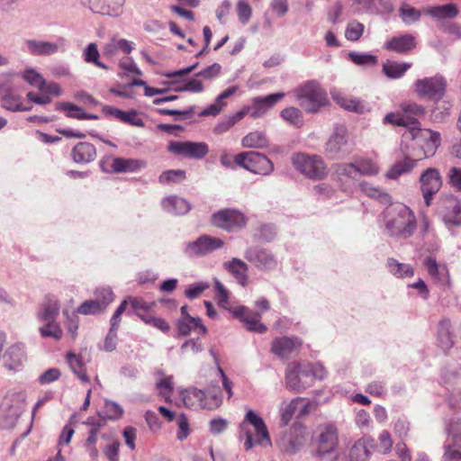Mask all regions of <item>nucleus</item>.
I'll use <instances>...</instances> for the list:
<instances>
[{
  "instance_id": "f257e3e1",
  "label": "nucleus",
  "mask_w": 461,
  "mask_h": 461,
  "mask_svg": "<svg viewBox=\"0 0 461 461\" xmlns=\"http://www.w3.org/2000/svg\"><path fill=\"white\" fill-rule=\"evenodd\" d=\"M385 227L388 234L397 240L411 237L417 222L413 212L405 204H392L386 211Z\"/></svg>"
},
{
  "instance_id": "f03ea898",
  "label": "nucleus",
  "mask_w": 461,
  "mask_h": 461,
  "mask_svg": "<svg viewBox=\"0 0 461 461\" xmlns=\"http://www.w3.org/2000/svg\"><path fill=\"white\" fill-rule=\"evenodd\" d=\"M25 407V393L21 390H9L0 404V426L5 429H14L23 413Z\"/></svg>"
},
{
  "instance_id": "7ed1b4c3",
  "label": "nucleus",
  "mask_w": 461,
  "mask_h": 461,
  "mask_svg": "<svg viewBox=\"0 0 461 461\" xmlns=\"http://www.w3.org/2000/svg\"><path fill=\"white\" fill-rule=\"evenodd\" d=\"M300 106L309 113H317L327 104V95L321 86L313 80L307 81L295 90Z\"/></svg>"
},
{
  "instance_id": "20e7f679",
  "label": "nucleus",
  "mask_w": 461,
  "mask_h": 461,
  "mask_svg": "<svg viewBox=\"0 0 461 461\" xmlns=\"http://www.w3.org/2000/svg\"><path fill=\"white\" fill-rule=\"evenodd\" d=\"M402 113H389L384 118V123H391L406 128L405 131H413L419 129L418 118L423 116L425 109L422 105L412 102H405L401 104Z\"/></svg>"
},
{
  "instance_id": "39448f33",
  "label": "nucleus",
  "mask_w": 461,
  "mask_h": 461,
  "mask_svg": "<svg viewBox=\"0 0 461 461\" xmlns=\"http://www.w3.org/2000/svg\"><path fill=\"white\" fill-rule=\"evenodd\" d=\"M447 434L442 461H461V419L451 417L445 421Z\"/></svg>"
},
{
  "instance_id": "423d86ee",
  "label": "nucleus",
  "mask_w": 461,
  "mask_h": 461,
  "mask_svg": "<svg viewBox=\"0 0 461 461\" xmlns=\"http://www.w3.org/2000/svg\"><path fill=\"white\" fill-rule=\"evenodd\" d=\"M234 162L240 167L257 175L269 176L274 171L273 162L264 154L246 151L237 154Z\"/></svg>"
},
{
  "instance_id": "0eeeda50",
  "label": "nucleus",
  "mask_w": 461,
  "mask_h": 461,
  "mask_svg": "<svg viewBox=\"0 0 461 461\" xmlns=\"http://www.w3.org/2000/svg\"><path fill=\"white\" fill-rule=\"evenodd\" d=\"M223 245L224 242L221 239L203 234L193 241L185 242L182 247V251L188 258H197L205 257L221 249Z\"/></svg>"
},
{
  "instance_id": "6e6552de",
  "label": "nucleus",
  "mask_w": 461,
  "mask_h": 461,
  "mask_svg": "<svg viewBox=\"0 0 461 461\" xmlns=\"http://www.w3.org/2000/svg\"><path fill=\"white\" fill-rule=\"evenodd\" d=\"M403 140H411L413 146L417 145L420 148L424 158L432 157L438 146L440 145V134L429 129H414L413 131H405L402 134Z\"/></svg>"
},
{
  "instance_id": "1a4fd4ad",
  "label": "nucleus",
  "mask_w": 461,
  "mask_h": 461,
  "mask_svg": "<svg viewBox=\"0 0 461 461\" xmlns=\"http://www.w3.org/2000/svg\"><path fill=\"white\" fill-rule=\"evenodd\" d=\"M294 167L307 177L314 180L322 179L327 175L323 159L317 155L298 153L292 158Z\"/></svg>"
},
{
  "instance_id": "9d476101",
  "label": "nucleus",
  "mask_w": 461,
  "mask_h": 461,
  "mask_svg": "<svg viewBox=\"0 0 461 461\" xmlns=\"http://www.w3.org/2000/svg\"><path fill=\"white\" fill-rule=\"evenodd\" d=\"M327 154L332 158H343L352 151V144L347 128L337 124L325 145Z\"/></svg>"
},
{
  "instance_id": "9b49d317",
  "label": "nucleus",
  "mask_w": 461,
  "mask_h": 461,
  "mask_svg": "<svg viewBox=\"0 0 461 461\" xmlns=\"http://www.w3.org/2000/svg\"><path fill=\"white\" fill-rule=\"evenodd\" d=\"M182 401L185 406L193 407L194 400L204 409L213 410L218 408L222 402L221 393L219 389L202 391L197 388L184 390L181 393Z\"/></svg>"
},
{
  "instance_id": "f8f14e48",
  "label": "nucleus",
  "mask_w": 461,
  "mask_h": 461,
  "mask_svg": "<svg viewBox=\"0 0 461 461\" xmlns=\"http://www.w3.org/2000/svg\"><path fill=\"white\" fill-rule=\"evenodd\" d=\"M446 88L447 80L440 74L417 79L414 82V91L420 98L440 100L446 93Z\"/></svg>"
},
{
  "instance_id": "ddd939ff",
  "label": "nucleus",
  "mask_w": 461,
  "mask_h": 461,
  "mask_svg": "<svg viewBox=\"0 0 461 461\" xmlns=\"http://www.w3.org/2000/svg\"><path fill=\"white\" fill-rule=\"evenodd\" d=\"M286 387L295 393H302L312 386L311 378L304 364L290 363L285 370Z\"/></svg>"
},
{
  "instance_id": "4468645a",
  "label": "nucleus",
  "mask_w": 461,
  "mask_h": 461,
  "mask_svg": "<svg viewBox=\"0 0 461 461\" xmlns=\"http://www.w3.org/2000/svg\"><path fill=\"white\" fill-rule=\"evenodd\" d=\"M247 217L240 211L223 209L212 215V223L227 231H234L247 224Z\"/></svg>"
},
{
  "instance_id": "2eb2a0df",
  "label": "nucleus",
  "mask_w": 461,
  "mask_h": 461,
  "mask_svg": "<svg viewBox=\"0 0 461 461\" xmlns=\"http://www.w3.org/2000/svg\"><path fill=\"white\" fill-rule=\"evenodd\" d=\"M145 167V162L137 158L107 157L100 161V167L106 173H134Z\"/></svg>"
},
{
  "instance_id": "dca6fc26",
  "label": "nucleus",
  "mask_w": 461,
  "mask_h": 461,
  "mask_svg": "<svg viewBox=\"0 0 461 461\" xmlns=\"http://www.w3.org/2000/svg\"><path fill=\"white\" fill-rule=\"evenodd\" d=\"M333 176L339 188L348 194L353 193L358 184L355 163L336 164L333 167Z\"/></svg>"
},
{
  "instance_id": "f3484780",
  "label": "nucleus",
  "mask_w": 461,
  "mask_h": 461,
  "mask_svg": "<svg viewBox=\"0 0 461 461\" xmlns=\"http://www.w3.org/2000/svg\"><path fill=\"white\" fill-rule=\"evenodd\" d=\"M167 149L173 154L195 159L203 158L209 152L206 143L193 141H171Z\"/></svg>"
},
{
  "instance_id": "a211bd4d",
  "label": "nucleus",
  "mask_w": 461,
  "mask_h": 461,
  "mask_svg": "<svg viewBox=\"0 0 461 461\" xmlns=\"http://www.w3.org/2000/svg\"><path fill=\"white\" fill-rule=\"evenodd\" d=\"M229 312H231L235 319L242 321L248 330L260 334L267 331V326L260 321V312H252L248 307L242 305L231 307L229 309Z\"/></svg>"
},
{
  "instance_id": "6ab92c4d",
  "label": "nucleus",
  "mask_w": 461,
  "mask_h": 461,
  "mask_svg": "<svg viewBox=\"0 0 461 461\" xmlns=\"http://www.w3.org/2000/svg\"><path fill=\"white\" fill-rule=\"evenodd\" d=\"M420 182L425 204L429 206L433 195L439 191L442 185V180L438 170L434 167L426 169L420 175Z\"/></svg>"
},
{
  "instance_id": "aec40b11",
  "label": "nucleus",
  "mask_w": 461,
  "mask_h": 461,
  "mask_svg": "<svg viewBox=\"0 0 461 461\" xmlns=\"http://www.w3.org/2000/svg\"><path fill=\"white\" fill-rule=\"evenodd\" d=\"M244 258L259 269H273L277 265V260L272 252L259 246L249 247L244 252Z\"/></svg>"
},
{
  "instance_id": "412c9836",
  "label": "nucleus",
  "mask_w": 461,
  "mask_h": 461,
  "mask_svg": "<svg viewBox=\"0 0 461 461\" xmlns=\"http://www.w3.org/2000/svg\"><path fill=\"white\" fill-rule=\"evenodd\" d=\"M303 345V340L296 336H281L273 339L271 352L276 357L285 359L297 352Z\"/></svg>"
},
{
  "instance_id": "4be33fe9",
  "label": "nucleus",
  "mask_w": 461,
  "mask_h": 461,
  "mask_svg": "<svg viewBox=\"0 0 461 461\" xmlns=\"http://www.w3.org/2000/svg\"><path fill=\"white\" fill-rule=\"evenodd\" d=\"M94 13L112 17H118L122 14L125 0H80Z\"/></svg>"
},
{
  "instance_id": "5701e85b",
  "label": "nucleus",
  "mask_w": 461,
  "mask_h": 461,
  "mask_svg": "<svg viewBox=\"0 0 461 461\" xmlns=\"http://www.w3.org/2000/svg\"><path fill=\"white\" fill-rule=\"evenodd\" d=\"M60 312L59 300L52 294H48L39 306L36 312L37 320L41 322L57 321Z\"/></svg>"
},
{
  "instance_id": "b1692460",
  "label": "nucleus",
  "mask_w": 461,
  "mask_h": 461,
  "mask_svg": "<svg viewBox=\"0 0 461 461\" xmlns=\"http://www.w3.org/2000/svg\"><path fill=\"white\" fill-rule=\"evenodd\" d=\"M416 39L412 34L404 33L392 37L386 41L383 49L397 54H407L416 47Z\"/></svg>"
},
{
  "instance_id": "393cba45",
  "label": "nucleus",
  "mask_w": 461,
  "mask_h": 461,
  "mask_svg": "<svg viewBox=\"0 0 461 461\" xmlns=\"http://www.w3.org/2000/svg\"><path fill=\"white\" fill-rule=\"evenodd\" d=\"M338 444V430L332 424H327L319 436L316 455L323 456L332 453Z\"/></svg>"
},
{
  "instance_id": "a878e982",
  "label": "nucleus",
  "mask_w": 461,
  "mask_h": 461,
  "mask_svg": "<svg viewBox=\"0 0 461 461\" xmlns=\"http://www.w3.org/2000/svg\"><path fill=\"white\" fill-rule=\"evenodd\" d=\"M285 97L284 93L270 94L263 97H256L253 99L251 108H246L247 113L250 111V117L256 119L260 118L267 113L268 110L274 107L277 102Z\"/></svg>"
},
{
  "instance_id": "bb28decb",
  "label": "nucleus",
  "mask_w": 461,
  "mask_h": 461,
  "mask_svg": "<svg viewBox=\"0 0 461 461\" xmlns=\"http://www.w3.org/2000/svg\"><path fill=\"white\" fill-rule=\"evenodd\" d=\"M27 51L34 56H49L59 51L65 45V40L59 38L56 42L27 40L25 41Z\"/></svg>"
},
{
  "instance_id": "cd10ccee",
  "label": "nucleus",
  "mask_w": 461,
  "mask_h": 461,
  "mask_svg": "<svg viewBox=\"0 0 461 461\" xmlns=\"http://www.w3.org/2000/svg\"><path fill=\"white\" fill-rule=\"evenodd\" d=\"M245 421L249 423L255 429L256 442L263 447L271 446V440L267 428L263 419L254 411L249 410L245 415Z\"/></svg>"
},
{
  "instance_id": "c85d7f7f",
  "label": "nucleus",
  "mask_w": 461,
  "mask_h": 461,
  "mask_svg": "<svg viewBox=\"0 0 461 461\" xmlns=\"http://www.w3.org/2000/svg\"><path fill=\"white\" fill-rule=\"evenodd\" d=\"M135 49V43L126 39H121L113 36L106 41L102 49L104 57L107 59L114 58L119 52L130 54Z\"/></svg>"
},
{
  "instance_id": "c756f323",
  "label": "nucleus",
  "mask_w": 461,
  "mask_h": 461,
  "mask_svg": "<svg viewBox=\"0 0 461 461\" xmlns=\"http://www.w3.org/2000/svg\"><path fill=\"white\" fill-rule=\"evenodd\" d=\"M25 360L26 354L23 343L11 346L4 355V365L8 370L17 371Z\"/></svg>"
},
{
  "instance_id": "7c9ffc66",
  "label": "nucleus",
  "mask_w": 461,
  "mask_h": 461,
  "mask_svg": "<svg viewBox=\"0 0 461 461\" xmlns=\"http://www.w3.org/2000/svg\"><path fill=\"white\" fill-rule=\"evenodd\" d=\"M0 99L6 110L16 112L22 96L14 94V86L9 79L0 82Z\"/></svg>"
},
{
  "instance_id": "2f4dec72",
  "label": "nucleus",
  "mask_w": 461,
  "mask_h": 461,
  "mask_svg": "<svg viewBox=\"0 0 461 461\" xmlns=\"http://www.w3.org/2000/svg\"><path fill=\"white\" fill-rule=\"evenodd\" d=\"M353 5L359 14H380L392 9L391 0H354Z\"/></svg>"
},
{
  "instance_id": "473e14b6",
  "label": "nucleus",
  "mask_w": 461,
  "mask_h": 461,
  "mask_svg": "<svg viewBox=\"0 0 461 461\" xmlns=\"http://www.w3.org/2000/svg\"><path fill=\"white\" fill-rule=\"evenodd\" d=\"M71 158L77 164H88L95 159L96 149L90 142H78L71 150Z\"/></svg>"
},
{
  "instance_id": "72a5a7b5",
  "label": "nucleus",
  "mask_w": 461,
  "mask_h": 461,
  "mask_svg": "<svg viewBox=\"0 0 461 461\" xmlns=\"http://www.w3.org/2000/svg\"><path fill=\"white\" fill-rule=\"evenodd\" d=\"M164 211L173 215H185L192 208L191 203L183 197L169 195L161 201Z\"/></svg>"
},
{
  "instance_id": "f704fd0d",
  "label": "nucleus",
  "mask_w": 461,
  "mask_h": 461,
  "mask_svg": "<svg viewBox=\"0 0 461 461\" xmlns=\"http://www.w3.org/2000/svg\"><path fill=\"white\" fill-rule=\"evenodd\" d=\"M223 267L226 269L241 286L248 285V265L238 258H233L231 260L224 262Z\"/></svg>"
},
{
  "instance_id": "c9c22d12",
  "label": "nucleus",
  "mask_w": 461,
  "mask_h": 461,
  "mask_svg": "<svg viewBox=\"0 0 461 461\" xmlns=\"http://www.w3.org/2000/svg\"><path fill=\"white\" fill-rule=\"evenodd\" d=\"M177 330L180 336H187L192 331H197L199 334L205 335L207 328L202 323L199 317L194 318L190 315L181 317L177 321Z\"/></svg>"
},
{
  "instance_id": "e433bc0d",
  "label": "nucleus",
  "mask_w": 461,
  "mask_h": 461,
  "mask_svg": "<svg viewBox=\"0 0 461 461\" xmlns=\"http://www.w3.org/2000/svg\"><path fill=\"white\" fill-rule=\"evenodd\" d=\"M374 447V439L369 438H359L349 449V461H366Z\"/></svg>"
},
{
  "instance_id": "4c0bfd02",
  "label": "nucleus",
  "mask_w": 461,
  "mask_h": 461,
  "mask_svg": "<svg viewBox=\"0 0 461 461\" xmlns=\"http://www.w3.org/2000/svg\"><path fill=\"white\" fill-rule=\"evenodd\" d=\"M418 159L411 158L406 155L402 160L394 163L385 173L387 179H398L401 176L410 173L416 166Z\"/></svg>"
},
{
  "instance_id": "58836bf2",
  "label": "nucleus",
  "mask_w": 461,
  "mask_h": 461,
  "mask_svg": "<svg viewBox=\"0 0 461 461\" xmlns=\"http://www.w3.org/2000/svg\"><path fill=\"white\" fill-rule=\"evenodd\" d=\"M333 98L340 107L347 111L357 113H365L369 111L368 105L357 98L348 97L341 94L333 95Z\"/></svg>"
},
{
  "instance_id": "ea45409f",
  "label": "nucleus",
  "mask_w": 461,
  "mask_h": 461,
  "mask_svg": "<svg viewBox=\"0 0 461 461\" xmlns=\"http://www.w3.org/2000/svg\"><path fill=\"white\" fill-rule=\"evenodd\" d=\"M424 265L429 276L438 282L445 284L448 281L449 275L446 265H438L437 260L432 257H429L425 260Z\"/></svg>"
},
{
  "instance_id": "a19ab883",
  "label": "nucleus",
  "mask_w": 461,
  "mask_h": 461,
  "mask_svg": "<svg viewBox=\"0 0 461 461\" xmlns=\"http://www.w3.org/2000/svg\"><path fill=\"white\" fill-rule=\"evenodd\" d=\"M427 14L438 20L453 19L457 16L458 9L455 4L450 3L431 6L427 10Z\"/></svg>"
},
{
  "instance_id": "79ce46f5",
  "label": "nucleus",
  "mask_w": 461,
  "mask_h": 461,
  "mask_svg": "<svg viewBox=\"0 0 461 461\" xmlns=\"http://www.w3.org/2000/svg\"><path fill=\"white\" fill-rule=\"evenodd\" d=\"M386 267L397 278H406L414 276V269L410 264L400 263L393 258L387 259Z\"/></svg>"
},
{
  "instance_id": "37998d69",
  "label": "nucleus",
  "mask_w": 461,
  "mask_h": 461,
  "mask_svg": "<svg viewBox=\"0 0 461 461\" xmlns=\"http://www.w3.org/2000/svg\"><path fill=\"white\" fill-rule=\"evenodd\" d=\"M241 145L247 149H265L268 147V140L263 131H252L244 136Z\"/></svg>"
},
{
  "instance_id": "c03bdc74",
  "label": "nucleus",
  "mask_w": 461,
  "mask_h": 461,
  "mask_svg": "<svg viewBox=\"0 0 461 461\" xmlns=\"http://www.w3.org/2000/svg\"><path fill=\"white\" fill-rule=\"evenodd\" d=\"M411 64L408 62H397L393 60H386L383 64V72L384 75L392 79L401 78L406 71L411 68Z\"/></svg>"
},
{
  "instance_id": "a18cd8bd",
  "label": "nucleus",
  "mask_w": 461,
  "mask_h": 461,
  "mask_svg": "<svg viewBox=\"0 0 461 461\" xmlns=\"http://www.w3.org/2000/svg\"><path fill=\"white\" fill-rule=\"evenodd\" d=\"M451 324L448 320H442L438 328V344L443 350L452 348L454 341L451 333Z\"/></svg>"
},
{
  "instance_id": "49530a36",
  "label": "nucleus",
  "mask_w": 461,
  "mask_h": 461,
  "mask_svg": "<svg viewBox=\"0 0 461 461\" xmlns=\"http://www.w3.org/2000/svg\"><path fill=\"white\" fill-rule=\"evenodd\" d=\"M247 114V109H242L233 114L225 116L215 125L213 132L221 135L227 132L231 127H233L238 122H240Z\"/></svg>"
},
{
  "instance_id": "de8ad7c7",
  "label": "nucleus",
  "mask_w": 461,
  "mask_h": 461,
  "mask_svg": "<svg viewBox=\"0 0 461 461\" xmlns=\"http://www.w3.org/2000/svg\"><path fill=\"white\" fill-rule=\"evenodd\" d=\"M67 360L71 368L72 372L84 383L89 381V378L86 375L85 363L80 356L76 355L73 352H68L67 354Z\"/></svg>"
},
{
  "instance_id": "09e8293b",
  "label": "nucleus",
  "mask_w": 461,
  "mask_h": 461,
  "mask_svg": "<svg viewBox=\"0 0 461 461\" xmlns=\"http://www.w3.org/2000/svg\"><path fill=\"white\" fill-rule=\"evenodd\" d=\"M84 60L86 63L94 64L97 68L103 69H109L108 66H106L104 62L100 61V53L97 49V45L95 42L89 43L83 50Z\"/></svg>"
},
{
  "instance_id": "8fccbe9b",
  "label": "nucleus",
  "mask_w": 461,
  "mask_h": 461,
  "mask_svg": "<svg viewBox=\"0 0 461 461\" xmlns=\"http://www.w3.org/2000/svg\"><path fill=\"white\" fill-rule=\"evenodd\" d=\"M280 116L287 123L296 128H300L303 124V113L296 107L291 106L282 110Z\"/></svg>"
},
{
  "instance_id": "3c124183",
  "label": "nucleus",
  "mask_w": 461,
  "mask_h": 461,
  "mask_svg": "<svg viewBox=\"0 0 461 461\" xmlns=\"http://www.w3.org/2000/svg\"><path fill=\"white\" fill-rule=\"evenodd\" d=\"M358 185L360 190L369 197L377 199L384 203L390 202V195L379 187L373 186L371 184L366 182L359 183Z\"/></svg>"
},
{
  "instance_id": "603ef678",
  "label": "nucleus",
  "mask_w": 461,
  "mask_h": 461,
  "mask_svg": "<svg viewBox=\"0 0 461 461\" xmlns=\"http://www.w3.org/2000/svg\"><path fill=\"white\" fill-rule=\"evenodd\" d=\"M44 325L39 328V332L42 338H53L60 339L63 336V330L57 321L43 322Z\"/></svg>"
},
{
  "instance_id": "864d4df0",
  "label": "nucleus",
  "mask_w": 461,
  "mask_h": 461,
  "mask_svg": "<svg viewBox=\"0 0 461 461\" xmlns=\"http://www.w3.org/2000/svg\"><path fill=\"white\" fill-rule=\"evenodd\" d=\"M348 58L353 63L364 67H374L378 62V59L375 55L368 53L351 51L348 53Z\"/></svg>"
},
{
  "instance_id": "5fc2aeb1",
  "label": "nucleus",
  "mask_w": 461,
  "mask_h": 461,
  "mask_svg": "<svg viewBox=\"0 0 461 461\" xmlns=\"http://www.w3.org/2000/svg\"><path fill=\"white\" fill-rule=\"evenodd\" d=\"M94 294L95 302L98 303L103 312L114 300V294L110 287L97 288Z\"/></svg>"
},
{
  "instance_id": "6e6d98bb",
  "label": "nucleus",
  "mask_w": 461,
  "mask_h": 461,
  "mask_svg": "<svg viewBox=\"0 0 461 461\" xmlns=\"http://www.w3.org/2000/svg\"><path fill=\"white\" fill-rule=\"evenodd\" d=\"M21 77L32 86L37 89H41V86L45 85L44 77L37 72L34 68H26L21 72Z\"/></svg>"
},
{
  "instance_id": "4d7b16f0",
  "label": "nucleus",
  "mask_w": 461,
  "mask_h": 461,
  "mask_svg": "<svg viewBox=\"0 0 461 461\" xmlns=\"http://www.w3.org/2000/svg\"><path fill=\"white\" fill-rule=\"evenodd\" d=\"M185 172L182 169H170L166 170L158 176V182L162 185H169L172 183H178L184 180Z\"/></svg>"
},
{
  "instance_id": "13d9d810",
  "label": "nucleus",
  "mask_w": 461,
  "mask_h": 461,
  "mask_svg": "<svg viewBox=\"0 0 461 461\" xmlns=\"http://www.w3.org/2000/svg\"><path fill=\"white\" fill-rule=\"evenodd\" d=\"M399 15L405 24L410 25L420 20L421 13L414 7L403 5L399 9Z\"/></svg>"
},
{
  "instance_id": "bf43d9fd",
  "label": "nucleus",
  "mask_w": 461,
  "mask_h": 461,
  "mask_svg": "<svg viewBox=\"0 0 461 461\" xmlns=\"http://www.w3.org/2000/svg\"><path fill=\"white\" fill-rule=\"evenodd\" d=\"M365 26L358 21H350L345 30V37L351 41H358L363 35Z\"/></svg>"
},
{
  "instance_id": "052dcab7",
  "label": "nucleus",
  "mask_w": 461,
  "mask_h": 461,
  "mask_svg": "<svg viewBox=\"0 0 461 461\" xmlns=\"http://www.w3.org/2000/svg\"><path fill=\"white\" fill-rule=\"evenodd\" d=\"M56 109L59 111H63L66 113V116L72 119L83 120L82 113H84V110L68 102H60L57 103Z\"/></svg>"
},
{
  "instance_id": "680f3d73",
  "label": "nucleus",
  "mask_w": 461,
  "mask_h": 461,
  "mask_svg": "<svg viewBox=\"0 0 461 461\" xmlns=\"http://www.w3.org/2000/svg\"><path fill=\"white\" fill-rule=\"evenodd\" d=\"M365 391L371 396L384 398L387 394V384L384 381L374 380L366 384Z\"/></svg>"
},
{
  "instance_id": "e2e57ef3",
  "label": "nucleus",
  "mask_w": 461,
  "mask_h": 461,
  "mask_svg": "<svg viewBox=\"0 0 461 461\" xmlns=\"http://www.w3.org/2000/svg\"><path fill=\"white\" fill-rule=\"evenodd\" d=\"M357 176H375L378 173V167L369 159L360 160L355 163Z\"/></svg>"
},
{
  "instance_id": "0e129e2a",
  "label": "nucleus",
  "mask_w": 461,
  "mask_h": 461,
  "mask_svg": "<svg viewBox=\"0 0 461 461\" xmlns=\"http://www.w3.org/2000/svg\"><path fill=\"white\" fill-rule=\"evenodd\" d=\"M77 313L82 315H95L103 312L98 303L95 299L82 303L77 309Z\"/></svg>"
},
{
  "instance_id": "69168bd1",
  "label": "nucleus",
  "mask_w": 461,
  "mask_h": 461,
  "mask_svg": "<svg viewBox=\"0 0 461 461\" xmlns=\"http://www.w3.org/2000/svg\"><path fill=\"white\" fill-rule=\"evenodd\" d=\"M303 401V399L301 397L294 398L285 407L281 409V419L285 425H287L292 420L298 404Z\"/></svg>"
},
{
  "instance_id": "338daca9",
  "label": "nucleus",
  "mask_w": 461,
  "mask_h": 461,
  "mask_svg": "<svg viewBox=\"0 0 461 461\" xmlns=\"http://www.w3.org/2000/svg\"><path fill=\"white\" fill-rule=\"evenodd\" d=\"M447 180L454 190L461 192V167H451L447 171Z\"/></svg>"
},
{
  "instance_id": "774afa93",
  "label": "nucleus",
  "mask_w": 461,
  "mask_h": 461,
  "mask_svg": "<svg viewBox=\"0 0 461 461\" xmlns=\"http://www.w3.org/2000/svg\"><path fill=\"white\" fill-rule=\"evenodd\" d=\"M446 223L454 225L461 224V203L455 204L452 208H448L443 216Z\"/></svg>"
}]
</instances>
